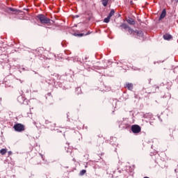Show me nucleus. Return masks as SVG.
<instances>
[{"label":"nucleus","instance_id":"f257e3e1","mask_svg":"<svg viewBox=\"0 0 178 178\" xmlns=\"http://www.w3.org/2000/svg\"><path fill=\"white\" fill-rule=\"evenodd\" d=\"M37 19H38V20H40V22L42 24H51V19L42 14H40V15H37Z\"/></svg>","mask_w":178,"mask_h":178},{"label":"nucleus","instance_id":"f03ea898","mask_svg":"<svg viewBox=\"0 0 178 178\" xmlns=\"http://www.w3.org/2000/svg\"><path fill=\"white\" fill-rule=\"evenodd\" d=\"M120 27H121V29H124L126 31H128L131 35H136V31L133 30V29L130 28L127 24H122Z\"/></svg>","mask_w":178,"mask_h":178},{"label":"nucleus","instance_id":"7ed1b4c3","mask_svg":"<svg viewBox=\"0 0 178 178\" xmlns=\"http://www.w3.org/2000/svg\"><path fill=\"white\" fill-rule=\"evenodd\" d=\"M13 129L15 131L20 133L22 131H24V125L22 124H15L13 127Z\"/></svg>","mask_w":178,"mask_h":178},{"label":"nucleus","instance_id":"20e7f679","mask_svg":"<svg viewBox=\"0 0 178 178\" xmlns=\"http://www.w3.org/2000/svg\"><path fill=\"white\" fill-rule=\"evenodd\" d=\"M131 131L134 133V134H137L141 131V127L138 125H132Z\"/></svg>","mask_w":178,"mask_h":178},{"label":"nucleus","instance_id":"39448f33","mask_svg":"<svg viewBox=\"0 0 178 178\" xmlns=\"http://www.w3.org/2000/svg\"><path fill=\"white\" fill-rule=\"evenodd\" d=\"M144 35V33L141 31H136L135 32V35H134V37H136V38H143Z\"/></svg>","mask_w":178,"mask_h":178},{"label":"nucleus","instance_id":"423d86ee","mask_svg":"<svg viewBox=\"0 0 178 178\" xmlns=\"http://www.w3.org/2000/svg\"><path fill=\"white\" fill-rule=\"evenodd\" d=\"M127 22L129 24H131V26H134V24H136V21H134V19L133 18H130L129 17L128 19H126Z\"/></svg>","mask_w":178,"mask_h":178},{"label":"nucleus","instance_id":"0eeeda50","mask_svg":"<svg viewBox=\"0 0 178 178\" xmlns=\"http://www.w3.org/2000/svg\"><path fill=\"white\" fill-rule=\"evenodd\" d=\"M166 16V10L163 9L162 10V13L160 15L159 20H162V19H164V17Z\"/></svg>","mask_w":178,"mask_h":178},{"label":"nucleus","instance_id":"6e6552de","mask_svg":"<svg viewBox=\"0 0 178 178\" xmlns=\"http://www.w3.org/2000/svg\"><path fill=\"white\" fill-rule=\"evenodd\" d=\"M163 38L164 40H167L168 41H169V40H172V37L170 34L169 33H166L165 35H163Z\"/></svg>","mask_w":178,"mask_h":178},{"label":"nucleus","instance_id":"1a4fd4ad","mask_svg":"<svg viewBox=\"0 0 178 178\" xmlns=\"http://www.w3.org/2000/svg\"><path fill=\"white\" fill-rule=\"evenodd\" d=\"M125 87L128 90H129V91H131V90H133V83H127Z\"/></svg>","mask_w":178,"mask_h":178},{"label":"nucleus","instance_id":"9d476101","mask_svg":"<svg viewBox=\"0 0 178 178\" xmlns=\"http://www.w3.org/2000/svg\"><path fill=\"white\" fill-rule=\"evenodd\" d=\"M17 101L19 104H24V98H23V96H19L17 97Z\"/></svg>","mask_w":178,"mask_h":178},{"label":"nucleus","instance_id":"9b49d317","mask_svg":"<svg viewBox=\"0 0 178 178\" xmlns=\"http://www.w3.org/2000/svg\"><path fill=\"white\" fill-rule=\"evenodd\" d=\"M8 152V150L6 149H1L0 150V154L1 155H5V154H6Z\"/></svg>","mask_w":178,"mask_h":178},{"label":"nucleus","instance_id":"f8f14e48","mask_svg":"<svg viewBox=\"0 0 178 178\" xmlns=\"http://www.w3.org/2000/svg\"><path fill=\"white\" fill-rule=\"evenodd\" d=\"M110 21H111V17H108V15L107 17H106V18L104 19V23H109Z\"/></svg>","mask_w":178,"mask_h":178},{"label":"nucleus","instance_id":"ddd939ff","mask_svg":"<svg viewBox=\"0 0 178 178\" xmlns=\"http://www.w3.org/2000/svg\"><path fill=\"white\" fill-rule=\"evenodd\" d=\"M108 2H109V0H102L103 6H106L108 5Z\"/></svg>","mask_w":178,"mask_h":178},{"label":"nucleus","instance_id":"4468645a","mask_svg":"<svg viewBox=\"0 0 178 178\" xmlns=\"http://www.w3.org/2000/svg\"><path fill=\"white\" fill-rule=\"evenodd\" d=\"M113 15H115V10H111L108 16L110 17H112V16H113Z\"/></svg>","mask_w":178,"mask_h":178},{"label":"nucleus","instance_id":"2eb2a0df","mask_svg":"<svg viewBox=\"0 0 178 178\" xmlns=\"http://www.w3.org/2000/svg\"><path fill=\"white\" fill-rule=\"evenodd\" d=\"M9 10H10V12H17V10L13 8H9Z\"/></svg>","mask_w":178,"mask_h":178},{"label":"nucleus","instance_id":"dca6fc26","mask_svg":"<svg viewBox=\"0 0 178 178\" xmlns=\"http://www.w3.org/2000/svg\"><path fill=\"white\" fill-rule=\"evenodd\" d=\"M86 170H82L81 172H80V175L81 176H83L84 175H86Z\"/></svg>","mask_w":178,"mask_h":178},{"label":"nucleus","instance_id":"f3484780","mask_svg":"<svg viewBox=\"0 0 178 178\" xmlns=\"http://www.w3.org/2000/svg\"><path fill=\"white\" fill-rule=\"evenodd\" d=\"M8 155H12V152L10 151V152H8Z\"/></svg>","mask_w":178,"mask_h":178},{"label":"nucleus","instance_id":"a211bd4d","mask_svg":"<svg viewBox=\"0 0 178 178\" xmlns=\"http://www.w3.org/2000/svg\"><path fill=\"white\" fill-rule=\"evenodd\" d=\"M41 156H42V159H44V156H43V155H41Z\"/></svg>","mask_w":178,"mask_h":178},{"label":"nucleus","instance_id":"6ab92c4d","mask_svg":"<svg viewBox=\"0 0 178 178\" xmlns=\"http://www.w3.org/2000/svg\"><path fill=\"white\" fill-rule=\"evenodd\" d=\"M88 34H90V32H88L87 34H86V35H88Z\"/></svg>","mask_w":178,"mask_h":178},{"label":"nucleus","instance_id":"aec40b11","mask_svg":"<svg viewBox=\"0 0 178 178\" xmlns=\"http://www.w3.org/2000/svg\"><path fill=\"white\" fill-rule=\"evenodd\" d=\"M175 172H177V170L175 169Z\"/></svg>","mask_w":178,"mask_h":178},{"label":"nucleus","instance_id":"412c9836","mask_svg":"<svg viewBox=\"0 0 178 178\" xmlns=\"http://www.w3.org/2000/svg\"><path fill=\"white\" fill-rule=\"evenodd\" d=\"M176 2H178V0H175Z\"/></svg>","mask_w":178,"mask_h":178},{"label":"nucleus","instance_id":"4be33fe9","mask_svg":"<svg viewBox=\"0 0 178 178\" xmlns=\"http://www.w3.org/2000/svg\"><path fill=\"white\" fill-rule=\"evenodd\" d=\"M46 123H48V121H47V120H46Z\"/></svg>","mask_w":178,"mask_h":178}]
</instances>
